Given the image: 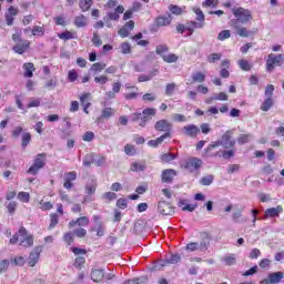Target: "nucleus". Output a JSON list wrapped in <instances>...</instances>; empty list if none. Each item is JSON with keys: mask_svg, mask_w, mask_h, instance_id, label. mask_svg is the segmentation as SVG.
Here are the masks:
<instances>
[{"mask_svg": "<svg viewBox=\"0 0 284 284\" xmlns=\"http://www.w3.org/2000/svg\"><path fill=\"white\" fill-rule=\"evenodd\" d=\"M216 6H219V0H205L202 3L203 8H216Z\"/></svg>", "mask_w": 284, "mask_h": 284, "instance_id": "49", "label": "nucleus"}, {"mask_svg": "<svg viewBox=\"0 0 284 284\" xmlns=\"http://www.w3.org/2000/svg\"><path fill=\"white\" fill-rule=\"evenodd\" d=\"M124 152L128 156H134V154H136V148L132 144H126L124 146Z\"/></svg>", "mask_w": 284, "mask_h": 284, "instance_id": "40", "label": "nucleus"}, {"mask_svg": "<svg viewBox=\"0 0 284 284\" xmlns=\"http://www.w3.org/2000/svg\"><path fill=\"white\" fill-rule=\"evenodd\" d=\"M178 207H180L183 212H194L197 205L187 203V200H179Z\"/></svg>", "mask_w": 284, "mask_h": 284, "instance_id": "19", "label": "nucleus"}, {"mask_svg": "<svg viewBox=\"0 0 284 284\" xmlns=\"http://www.w3.org/2000/svg\"><path fill=\"white\" fill-rule=\"evenodd\" d=\"M200 132L201 129L194 124H189L182 128V134H184V136H191V139L199 136Z\"/></svg>", "mask_w": 284, "mask_h": 284, "instance_id": "11", "label": "nucleus"}, {"mask_svg": "<svg viewBox=\"0 0 284 284\" xmlns=\"http://www.w3.org/2000/svg\"><path fill=\"white\" fill-rule=\"evenodd\" d=\"M89 223H90V219H88V216H82L75 221H71L69 223V227H75V225H79L80 227H85V225H89Z\"/></svg>", "mask_w": 284, "mask_h": 284, "instance_id": "23", "label": "nucleus"}, {"mask_svg": "<svg viewBox=\"0 0 284 284\" xmlns=\"http://www.w3.org/2000/svg\"><path fill=\"white\" fill-rule=\"evenodd\" d=\"M201 165H203V161L199 158H189L182 164V168L186 170V172H196L201 170Z\"/></svg>", "mask_w": 284, "mask_h": 284, "instance_id": "5", "label": "nucleus"}, {"mask_svg": "<svg viewBox=\"0 0 284 284\" xmlns=\"http://www.w3.org/2000/svg\"><path fill=\"white\" fill-rule=\"evenodd\" d=\"M18 200H20L21 203H30V193L23 191L18 193Z\"/></svg>", "mask_w": 284, "mask_h": 284, "instance_id": "39", "label": "nucleus"}, {"mask_svg": "<svg viewBox=\"0 0 284 284\" xmlns=\"http://www.w3.org/2000/svg\"><path fill=\"white\" fill-rule=\"evenodd\" d=\"M20 243L21 247H32L34 245V237L28 233L26 227L21 226L12 239H10L11 245Z\"/></svg>", "mask_w": 284, "mask_h": 284, "instance_id": "1", "label": "nucleus"}, {"mask_svg": "<svg viewBox=\"0 0 284 284\" xmlns=\"http://www.w3.org/2000/svg\"><path fill=\"white\" fill-rule=\"evenodd\" d=\"M158 212L162 216H172L174 214V206L165 201H160L158 203Z\"/></svg>", "mask_w": 284, "mask_h": 284, "instance_id": "10", "label": "nucleus"}, {"mask_svg": "<svg viewBox=\"0 0 284 284\" xmlns=\"http://www.w3.org/2000/svg\"><path fill=\"white\" fill-rule=\"evenodd\" d=\"M232 12L235 17V21H233V26H239V23H242V26H247L252 19V11L250 9H245L243 7L234 8L232 9Z\"/></svg>", "mask_w": 284, "mask_h": 284, "instance_id": "2", "label": "nucleus"}, {"mask_svg": "<svg viewBox=\"0 0 284 284\" xmlns=\"http://www.w3.org/2000/svg\"><path fill=\"white\" fill-rule=\"evenodd\" d=\"M172 120L178 123H185V121H187V118H185V115H183V114L174 113L172 115Z\"/></svg>", "mask_w": 284, "mask_h": 284, "instance_id": "48", "label": "nucleus"}, {"mask_svg": "<svg viewBox=\"0 0 284 284\" xmlns=\"http://www.w3.org/2000/svg\"><path fill=\"white\" fill-rule=\"evenodd\" d=\"M174 176H176V171L174 169L164 170L162 172L163 183H170Z\"/></svg>", "mask_w": 284, "mask_h": 284, "instance_id": "21", "label": "nucleus"}, {"mask_svg": "<svg viewBox=\"0 0 284 284\" xmlns=\"http://www.w3.org/2000/svg\"><path fill=\"white\" fill-rule=\"evenodd\" d=\"M176 156L178 155L174 153H164L161 155V161H163L164 163H170V161H174Z\"/></svg>", "mask_w": 284, "mask_h": 284, "instance_id": "37", "label": "nucleus"}, {"mask_svg": "<svg viewBox=\"0 0 284 284\" xmlns=\"http://www.w3.org/2000/svg\"><path fill=\"white\" fill-rule=\"evenodd\" d=\"M90 97H91L90 93H83V94L80 97L81 105H88V103H90Z\"/></svg>", "mask_w": 284, "mask_h": 284, "instance_id": "58", "label": "nucleus"}, {"mask_svg": "<svg viewBox=\"0 0 284 284\" xmlns=\"http://www.w3.org/2000/svg\"><path fill=\"white\" fill-rule=\"evenodd\" d=\"M123 12H125V8H123V6H118L113 12H109L104 17V21H106V19L110 21H119V16L123 14Z\"/></svg>", "mask_w": 284, "mask_h": 284, "instance_id": "16", "label": "nucleus"}, {"mask_svg": "<svg viewBox=\"0 0 284 284\" xmlns=\"http://www.w3.org/2000/svg\"><path fill=\"white\" fill-rule=\"evenodd\" d=\"M43 252V246L39 245L36 246L29 254L28 264L30 267H34L37 263H39V258L41 256V253Z\"/></svg>", "mask_w": 284, "mask_h": 284, "instance_id": "9", "label": "nucleus"}, {"mask_svg": "<svg viewBox=\"0 0 284 284\" xmlns=\"http://www.w3.org/2000/svg\"><path fill=\"white\" fill-rule=\"evenodd\" d=\"M145 170L144 162H133L131 164V172H143Z\"/></svg>", "mask_w": 284, "mask_h": 284, "instance_id": "33", "label": "nucleus"}, {"mask_svg": "<svg viewBox=\"0 0 284 284\" xmlns=\"http://www.w3.org/2000/svg\"><path fill=\"white\" fill-rule=\"evenodd\" d=\"M19 14V9L14 7H10L6 12V22L7 26H12L14 23V18Z\"/></svg>", "mask_w": 284, "mask_h": 284, "instance_id": "17", "label": "nucleus"}, {"mask_svg": "<svg viewBox=\"0 0 284 284\" xmlns=\"http://www.w3.org/2000/svg\"><path fill=\"white\" fill-rule=\"evenodd\" d=\"M186 252H197L199 254L207 252V242H191L185 246Z\"/></svg>", "mask_w": 284, "mask_h": 284, "instance_id": "7", "label": "nucleus"}, {"mask_svg": "<svg viewBox=\"0 0 284 284\" xmlns=\"http://www.w3.org/2000/svg\"><path fill=\"white\" fill-rule=\"evenodd\" d=\"M156 115V110L155 109H144L142 114L141 113H133L131 114V121H140L139 125L141 128H145V124L148 123V121H150V119H152V116Z\"/></svg>", "mask_w": 284, "mask_h": 284, "instance_id": "3", "label": "nucleus"}, {"mask_svg": "<svg viewBox=\"0 0 284 284\" xmlns=\"http://www.w3.org/2000/svg\"><path fill=\"white\" fill-rule=\"evenodd\" d=\"M196 28H203V23H196L194 21L186 23V31L189 32V37H192V34H194V30H196Z\"/></svg>", "mask_w": 284, "mask_h": 284, "instance_id": "28", "label": "nucleus"}, {"mask_svg": "<svg viewBox=\"0 0 284 284\" xmlns=\"http://www.w3.org/2000/svg\"><path fill=\"white\" fill-rule=\"evenodd\" d=\"M145 281H146L145 277H140L138 280H129L123 284H141V283H145Z\"/></svg>", "mask_w": 284, "mask_h": 284, "instance_id": "64", "label": "nucleus"}, {"mask_svg": "<svg viewBox=\"0 0 284 284\" xmlns=\"http://www.w3.org/2000/svg\"><path fill=\"white\" fill-rule=\"evenodd\" d=\"M237 141H239L240 145H245V143H250V141H252V135L251 134L240 135Z\"/></svg>", "mask_w": 284, "mask_h": 284, "instance_id": "45", "label": "nucleus"}, {"mask_svg": "<svg viewBox=\"0 0 284 284\" xmlns=\"http://www.w3.org/2000/svg\"><path fill=\"white\" fill-rule=\"evenodd\" d=\"M94 81L97 83H100V85H105V83H108V77L106 75L95 77Z\"/></svg>", "mask_w": 284, "mask_h": 284, "instance_id": "63", "label": "nucleus"}, {"mask_svg": "<svg viewBox=\"0 0 284 284\" xmlns=\"http://www.w3.org/2000/svg\"><path fill=\"white\" fill-rule=\"evenodd\" d=\"M7 210L9 214H14V212L17 211V202H9V204L7 205Z\"/></svg>", "mask_w": 284, "mask_h": 284, "instance_id": "61", "label": "nucleus"}, {"mask_svg": "<svg viewBox=\"0 0 284 284\" xmlns=\"http://www.w3.org/2000/svg\"><path fill=\"white\" fill-rule=\"evenodd\" d=\"M74 26H77V28H85V26H88V18L84 16L75 17Z\"/></svg>", "mask_w": 284, "mask_h": 284, "instance_id": "32", "label": "nucleus"}, {"mask_svg": "<svg viewBox=\"0 0 284 284\" xmlns=\"http://www.w3.org/2000/svg\"><path fill=\"white\" fill-rule=\"evenodd\" d=\"M68 79L71 83H74V81H77V79H79V73H77V70H70L68 73Z\"/></svg>", "mask_w": 284, "mask_h": 284, "instance_id": "53", "label": "nucleus"}, {"mask_svg": "<svg viewBox=\"0 0 284 284\" xmlns=\"http://www.w3.org/2000/svg\"><path fill=\"white\" fill-rule=\"evenodd\" d=\"M154 128L158 132H165V134H170V130H172V123H170L168 120H159Z\"/></svg>", "mask_w": 284, "mask_h": 284, "instance_id": "14", "label": "nucleus"}, {"mask_svg": "<svg viewBox=\"0 0 284 284\" xmlns=\"http://www.w3.org/2000/svg\"><path fill=\"white\" fill-rule=\"evenodd\" d=\"M237 63L241 70H244L245 72L252 70V64H250L247 60H240Z\"/></svg>", "mask_w": 284, "mask_h": 284, "instance_id": "41", "label": "nucleus"}, {"mask_svg": "<svg viewBox=\"0 0 284 284\" xmlns=\"http://www.w3.org/2000/svg\"><path fill=\"white\" fill-rule=\"evenodd\" d=\"M209 63H216V61H221V53H211L207 57Z\"/></svg>", "mask_w": 284, "mask_h": 284, "instance_id": "52", "label": "nucleus"}, {"mask_svg": "<svg viewBox=\"0 0 284 284\" xmlns=\"http://www.w3.org/2000/svg\"><path fill=\"white\" fill-rule=\"evenodd\" d=\"M32 34L33 37H43V34H45V30L43 27L36 26L32 29Z\"/></svg>", "mask_w": 284, "mask_h": 284, "instance_id": "42", "label": "nucleus"}, {"mask_svg": "<svg viewBox=\"0 0 284 284\" xmlns=\"http://www.w3.org/2000/svg\"><path fill=\"white\" fill-rule=\"evenodd\" d=\"M272 105H274V100H272V98H266L261 104L262 112H270Z\"/></svg>", "mask_w": 284, "mask_h": 284, "instance_id": "29", "label": "nucleus"}, {"mask_svg": "<svg viewBox=\"0 0 284 284\" xmlns=\"http://www.w3.org/2000/svg\"><path fill=\"white\" fill-rule=\"evenodd\" d=\"M191 83H203L205 81V73L201 71H195L191 74Z\"/></svg>", "mask_w": 284, "mask_h": 284, "instance_id": "27", "label": "nucleus"}, {"mask_svg": "<svg viewBox=\"0 0 284 284\" xmlns=\"http://www.w3.org/2000/svg\"><path fill=\"white\" fill-rule=\"evenodd\" d=\"M283 272H275V273H271L268 275V278L271 281L272 284H277L280 281H283Z\"/></svg>", "mask_w": 284, "mask_h": 284, "instance_id": "30", "label": "nucleus"}, {"mask_svg": "<svg viewBox=\"0 0 284 284\" xmlns=\"http://www.w3.org/2000/svg\"><path fill=\"white\" fill-rule=\"evenodd\" d=\"M59 39L62 41H69L70 39H77V33L72 31H64L58 34Z\"/></svg>", "mask_w": 284, "mask_h": 284, "instance_id": "31", "label": "nucleus"}, {"mask_svg": "<svg viewBox=\"0 0 284 284\" xmlns=\"http://www.w3.org/2000/svg\"><path fill=\"white\" fill-rule=\"evenodd\" d=\"M174 92H176V84H174V83L166 84L165 94L168 97H172V94H174Z\"/></svg>", "mask_w": 284, "mask_h": 284, "instance_id": "44", "label": "nucleus"}, {"mask_svg": "<svg viewBox=\"0 0 284 284\" xmlns=\"http://www.w3.org/2000/svg\"><path fill=\"white\" fill-rule=\"evenodd\" d=\"M23 77H26L27 79H32V77H34L33 72H34V64L32 62H28L23 64Z\"/></svg>", "mask_w": 284, "mask_h": 284, "instance_id": "24", "label": "nucleus"}, {"mask_svg": "<svg viewBox=\"0 0 284 284\" xmlns=\"http://www.w3.org/2000/svg\"><path fill=\"white\" fill-rule=\"evenodd\" d=\"M223 262L225 263V265H235L236 257H234V255H229L223 258Z\"/></svg>", "mask_w": 284, "mask_h": 284, "instance_id": "56", "label": "nucleus"}, {"mask_svg": "<svg viewBox=\"0 0 284 284\" xmlns=\"http://www.w3.org/2000/svg\"><path fill=\"white\" fill-rule=\"evenodd\" d=\"M193 12H195L196 14V21H201V22L205 21V14H203V11L201 9L195 7L193 8Z\"/></svg>", "mask_w": 284, "mask_h": 284, "instance_id": "47", "label": "nucleus"}, {"mask_svg": "<svg viewBox=\"0 0 284 284\" xmlns=\"http://www.w3.org/2000/svg\"><path fill=\"white\" fill-rule=\"evenodd\" d=\"M80 8L83 12L92 8V0H80Z\"/></svg>", "mask_w": 284, "mask_h": 284, "instance_id": "38", "label": "nucleus"}, {"mask_svg": "<svg viewBox=\"0 0 284 284\" xmlns=\"http://www.w3.org/2000/svg\"><path fill=\"white\" fill-rule=\"evenodd\" d=\"M153 77H156V71H154V72H152L151 74H148V75H140L138 81H139V83H143L145 81H151V79Z\"/></svg>", "mask_w": 284, "mask_h": 284, "instance_id": "50", "label": "nucleus"}, {"mask_svg": "<svg viewBox=\"0 0 284 284\" xmlns=\"http://www.w3.org/2000/svg\"><path fill=\"white\" fill-rule=\"evenodd\" d=\"M30 141H32V136L30 135V133H24L22 135V148H28Z\"/></svg>", "mask_w": 284, "mask_h": 284, "instance_id": "51", "label": "nucleus"}, {"mask_svg": "<svg viewBox=\"0 0 284 284\" xmlns=\"http://www.w3.org/2000/svg\"><path fill=\"white\" fill-rule=\"evenodd\" d=\"M105 278V273L101 268H93L91 271V280L93 283H101Z\"/></svg>", "mask_w": 284, "mask_h": 284, "instance_id": "18", "label": "nucleus"}, {"mask_svg": "<svg viewBox=\"0 0 284 284\" xmlns=\"http://www.w3.org/2000/svg\"><path fill=\"white\" fill-rule=\"evenodd\" d=\"M28 48H30V41L24 40L21 43H17L13 47V51H16L17 54H23V52H26V50H28Z\"/></svg>", "mask_w": 284, "mask_h": 284, "instance_id": "22", "label": "nucleus"}, {"mask_svg": "<svg viewBox=\"0 0 284 284\" xmlns=\"http://www.w3.org/2000/svg\"><path fill=\"white\" fill-rule=\"evenodd\" d=\"M170 11L172 14H183V8L179 6H170Z\"/></svg>", "mask_w": 284, "mask_h": 284, "instance_id": "60", "label": "nucleus"}, {"mask_svg": "<svg viewBox=\"0 0 284 284\" xmlns=\"http://www.w3.org/2000/svg\"><path fill=\"white\" fill-rule=\"evenodd\" d=\"M274 94V85L268 84L265 89V97L266 99H272V95Z\"/></svg>", "mask_w": 284, "mask_h": 284, "instance_id": "59", "label": "nucleus"}, {"mask_svg": "<svg viewBox=\"0 0 284 284\" xmlns=\"http://www.w3.org/2000/svg\"><path fill=\"white\" fill-rule=\"evenodd\" d=\"M162 59L165 61V63H176L179 61V57H176L174 53L162 55Z\"/></svg>", "mask_w": 284, "mask_h": 284, "instance_id": "35", "label": "nucleus"}, {"mask_svg": "<svg viewBox=\"0 0 284 284\" xmlns=\"http://www.w3.org/2000/svg\"><path fill=\"white\" fill-rule=\"evenodd\" d=\"M155 52L156 54H160V57L163 58V55H165V52H168V45L165 44L158 45Z\"/></svg>", "mask_w": 284, "mask_h": 284, "instance_id": "54", "label": "nucleus"}, {"mask_svg": "<svg viewBox=\"0 0 284 284\" xmlns=\"http://www.w3.org/2000/svg\"><path fill=\"white\" fill-rule=\"evenodd\" d=\"M170 23H172V17L171 16H161L155 20V24L159 28H163L165 26H170Z\"/></svg>", "mask_w": 284, "mask_h": 284, "instance_id": "26", "label": "nucleus"}, {"mask_svg": "<svg viewBox=\"0 0 284 284\" xmlns=\"http://www.w3.org/2000/svg\"><path fill=\"white\" fill-rule=\"evenodd\" d=\"M113 114H114V109H112V108H105L102 111V118L103 119H110V116H112Z\"/></svg>", "mask_w": 284, "mask_h": 284, "instance_id": "57", "label": "nucleus"}, {"mask_svg": "<svg viewBox=\"0 0 284 284\" xmlns=\"http://www.w3.org/2000/svg\"><path fill=\"white\" fill-rule=\"evenodd\" d=\"M172 136V134L170 133H164L163 135H161L160 138H156L155 140H151L148 142V146L149 148H159V145H161V143H163L164 139H170Z\"/></svg>", "mask_w": 284, "mask_h": 284, "instance_id": "20", "label": "nucleus"}, {"mask_svg": "<svg viewBox=\"0 0 284 284\" xmlns=\"http://www.w3.org/2000/svg\"><path fill=\"white\" fill-rule=\"evenodd\" d=\"M181 261V255L176 254H171L169 257L165 260H162L158 262V265L155 267H165V265H174Z\"/></svg>", "mask_w": 284, "mask_h": 284, "instance_id": "12", "label": "nucleus"}, {"mask_svg": "<svg viewBox=\"0 0 284 284\" xmlns=\"http://www.w3.org/2000/svg\"><path fill=\"white\" fill-rule=\"evenodd\" d=\"M102 200L104 201V203H111V201H116V193H114V192H105L102 195Z\"/></svg>", "mask_w": 284, "mask_h": 284, "instance_id": "34", "label": "nucleus"}, {"mask_svg": "<svg viewBox=\"0 0 284 284\" xmlns=\"http://www.w3.org/2000/svg\"><path fill=\"white\" fill-rule=\"evenodd\" d=\"M230 37H232L230 30H223L217 34L219 41H225V39H230Z\"/></svg>", "mask_w": 284, "mask_h": 284, "instance_id": "43", "label": "nucleus"}, {"mask_svg": "<svg viewBox=\"0 0 284 284\" xmlns=\"http://www.w3.org/2000/svg\"><path fill=\"white\" fill-rule=\"evenodd\" d=\"M284 61V54H274L270 53L266 60V70L267 72H273L274 68L281 65V62Z\"/></svg>", "mask_w": 284, "mask_h": 284, "instance_id": "6", "label": "nucleus"}, {"mask_svg": "<svg viewBox=\"0 0 284 284\" xmlns=\"http://www.w3.org/2000/svg\"><path fill=\"white\" fill-rule=\"evenodd\" d=\"M85 192L89 195H92L97 192V184H88L85 187Z\"/></svg>", "mask_w": 284, "mask_h": 284, "instance_id": "62", "label": "nucleus"}, {"mask_svg": "<svg viewBox=\"0 0 284 284\" xmlns=\"http://www.w3.org/2000/svg\"><path fill=\"white\" fill-rule=\"evenodd\" d=\"M94 140V132L88 131L83 134L82 141H85L87 143H90V141Z\"/></svg>", "mask_w": 284, "mask_h": 284, "instance_id": "55", "label": "nucleus"}, {"mask_svg": "<svg viewBox=\"0 0 284 284\" xmlns=\"http://www.w3.org/2000/svg\"><path fill=\"white\" fill-rule=\"evenodd\" d=\"M45 165V154H38L33 164L28 170L29 174H37Z\"/></svg>", "mask_w": 284, "mask_h": 284, "instance_id": "8", "label": "nucleus"}, {"mask_svg": "<svg viewBox=\"0 0 284 284\" xmlns=\"http://www.w3.org/2000/svg\"><path fill=\"white\" fill-rule=\"evenodd\" d=\"M214 182V176L212 175H206L200 180L201 185H212Z\"/></svg>", "mask_w": 284, "mask_h": 284, "instance_id": "46", "label": "nucleus"}, {"mask_svg": "<svg viewBox=\"0 0 284 284\" xmlns=\"http://www.w3.org/2000/svg\"><path fill=\"white\" fill-rule=\"evenodd\" d=\"M235 144L236 141L232 140V131H226L222 135L221 140H217L207 146V151L214 150V148H220V145H222L225 149L234 148Z\"/></svg>", "mask_w": 284, "mask_h": 284, "instance_id": "4", "label": "nucleus"}, {"mask_svg": "<svg viewBox=\"0 0 284 284\" xmlns=\"http://www.w3.org/2000/svg\"><path fill=\"white\" fill-rule=\"evenodd\" d=\"M106 64L103 62H97L94 64H92L91 67V71L92 72H103V70H105Z\"/></svg>", "mask_w": 284, "mask_h": 284, "instance_id": "36", "label": "nucleus"}, {"mask_svg": "<svg viewBox=\"0 0 284 284\" xmlns=\"http://www.w3.org/2000/svg\"><path fill=\"white\" fill-rule=\"evenodd\" d=\"M234 30H236V34H239V37H251L252 36V31L247 30V28L245 27H241L239 24H233Z\"/></svg>", "mask_w": 284, "mask_h": 284, "instance_id": "25", "label": "nucleus"}, {"mask_svg": "<svg viewBox=\"0 0 284 284\" xmlns=\"http://www.w3.org/2000/svg\"><path fill=\"white\" fill-rule=\"evenodd\" d=\"M283 214V206L277 205L275 207L266 209L264 212V219H276Z\"/></svg>", "mask_w": 284, "mask_h": 284, "instance_id": "13", "label": "nucleus"}, {"mask_svg": "<svg viewBox=\"0 0 284 284\" xmlns=\"http://www.w3.org/2000/svg\"><path fill=\"white\" fill-rule=\"evenodd\" d=\"M134 30V21L130 20L126 22L119 31L118 34L122 37V39H125L126 37H130V32Z\"/></svg>", "mask_w": 284, "mask_h": 284, "instance_id": "15", "label": "nucleus"}]
</instances>
